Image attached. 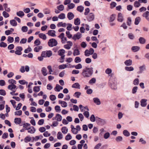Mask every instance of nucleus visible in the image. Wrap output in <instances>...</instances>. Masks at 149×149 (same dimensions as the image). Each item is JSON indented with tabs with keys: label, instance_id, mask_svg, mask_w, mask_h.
<instances>
[{
	"label": "nucleus",
	"instance_id": "72a5a7b5",
	"mask_svg": "<svg viewBox=\"0 0 149 149\" xmlns=\"http://www.w3.org/2000/svg\"><path fill=\"white\" fill-rule=\"evenodd\" d=\"M139 41L141 44H144L146 43V39L143 37H140L139 39Z\"/></svg>",
	"mask_w": 149,
	"mask_h": 149
},
{
	"label": "nucleus",
	"instance_id": "2eb2a0df",
	"mask_svg": "<svg viewBox=\"0 0 149 149\" xmlns=\"http://www.w3.org/2000/svg\"><path fill=\"white\" fill-rule=\"evenodd\" d=\"M142 16L149 22V12L148 11H146L144 12Z\"/></svg>",
	"mask_w": 149,
	"mask_h": 149
},
{
	"label": "nucleus",
	"instance_id": "4be33fe9",
	"mask_svg": "<svg viewBox=\"0 0 149 149\" xmlns=\"http://www.w3.org/2000/svg\"><path fill=\"white\" fill-rule=\"evenodd\" d=\"M65 52V51L64 49H61L59 50L58 52V54L61 56V57H62L63 56H65V55L64 54Z\"/></svg>",
	"mask_w": 149,
	"mask_h": 149
},
{
	"label": "nucleus",
	"instance_id": "0e129e2a",
	"mask_svg": "<svg viewBox=\"0 0 149 149\" xmlns=\"http://www.w3.org/2000/svg\"><path fill=\"white\" fill-rule=\"evenodd\" d=\"M81 61V59L80 57H76L74 59V61L76 63H79Z\"/></svg>",
	"mask_w": 149,
	"mask_h": 149
},
{
	"label": "nucleus",
	"instance_id": "09e8293b",
	"mask_svg": "<svg viewBox=\"0 0 149 149\" xmlns=\"http://www.w3.org/2000/svg\"><path fill=\"white\" fill-rule=\"evenodd\" d=\"M57 138L58 139H61L63 138V134L60 132H58L57 134Z\"/></svg>",
	"mask_w": 149,
	"mask_h": 149
},
{
	"label": "nucleus",
	"instance_id": "13d9d810",
	"mask_svg": "<svg viewBox=\"0 0 149 149\" xmlns=\"http://www.w3.org/2000/svg\"><path fill=\"white\" fill-rule=\"evenodd\" d=\"M55 110L57 112H59L61 111L60 107L58 105H56L55 107Z\"/></svg>",
	"mask_w": 149,
	"mask_h": 149
},
{
	"label": "nucleus",
	"instance_id": "393cba45",
	"mask_svg": "<svg viewBox=\"0 0 149 149\" xmlns=\"http://www.w3.org/2000/svg\"><path fill=\"white\" fill-rule=\"evenodd\" d=\"M73 67H74L76 69H79L82 68V66L81 64L79 63L77 65H74L72 66V67H70V68Z\"/></svg>",
	"mask_w": 149,
	"mask_h": 149
},
{
	"label": "nucleus",
	"instance_id": "3c124183",
	"mask_svg": "<svg viewBox=\"0 0 149 149\" xmlns=\"http://www.w3.org/2000/svg\"><path fill=\"white\" fill-rule=\"evenodd\" d=\"M65 17V15L63 13H61L58 16V18L60 19H64Z\"/></svg>",
	"mask_w": 149,
	"mask_h": 149
},
{
	"label": "nucleus",
	"instance_id": "dca6fc26",
	"mask_svg": "<svg viewBox=\"0 0 149 149\" xmlns=\"http://www.w3.org/2000/svg\"><path fill=\"white\" fill-rule=\"evenodd\" d=\"M147 100L146 99H142L141 100V105L142 107H145L147 105Z\"/></svg>",
	"mask_w": 149,
	"mask_h": 149
},
{
	"label": "nucleus",
	"instance_id": "4c0bfd02",
	"mask_svg": "<svg viewBox=\"0 0 149 149\" xmlns=\"http://www.w3.org/2000/svg\"><path fill=\"white\" fill-rule=\"evenodd\" d=\"M74 56H76L80 54V52L77 49H75L74 50L73 53Z\"/></svg>",
	"mask_w": 149,
	"mask_h": 149
},
{
	"label": "nucleus",
	"instance_id": "bb28decb",
	"mask_svg": "<svg viewBox=\"0 0 149 149\" xmlns=\"http://www.w3.org/2000/svg\"><path fill=\"white\" fill-rule=\"evenodd\" d=\"M41 72L44 76H46L47 74V70L45 67H43L41 70Z\"/></svg>",
	"mask_w": 149,
	"mask_h": 149
},
{
	"label": "nucleus",
	"instance_id": "680f3d73",
	"mask_svg": "<svg viewBox=\"0 0 149 149\" xmlns=\"http://www.w3.org/2000/svg\"><path fill=\"white\" fill-rule=\"evenodd\" d=\"M81 93L79 92H76L74 94V96L77 97V98H79L80 96L81 95Z\"/></svg>",
	"mask_w": 149,
	"mask_h": 149
},
{
	"label": "nucleus",
	"instance_id": "cd10ccee",
	"mask_svg": "<svg viewBox=\"0 0 149 149\" xmlns=\"http://www.w3.org/2000/svg\"><path fill=\"white\" fill-rule=\"evenodd\" d=\"M55 119L58 121H60L62 119V116L59 114H57L56 115Z\"/></svg>",
	"mask_w": 149,
	"mask_h": 149
},
{
	"label": "nucleus",
	"instance_id": "338daca9",
	"mask_svg": "<svg viewBox=\"0 0 149 149\" xmlns=\"http://www.w3.org/2000/svg\"><path fill=\"white\" fill-rule=\"evenodd\" d=\"M7 41L10 43H12L14 41V38L13 37L9 36L8 37Z\"/></svg>",
	"mask_w": 149,
	"mask_h": 149
},
{
	"label": "nucleus",
	"instance_id": "de8ad7c7",
	"mask_svg": "<svg viewBox=\"0 0 149 149\" xmlns=\"http://www.w3.org/2000/svg\"><path fill=\"white\" fill-rule=\"evenodd\" d=\"M84 9V8L81 6H79L77 7V10L81 13L82 12Z\"/></svg>",
	"mask_w": 149,
	"mask_h": 149
},
{
	"label": "nucleus",
	"instance_id": "a18cd8bd",
	"mask_svg": "<svg viewBox=\"0 0 149 149\" xmlns=\"http://www.w3.org/2000/svg\"><path fill=\"white\" fill-rule=\"evenodd\" d=\"M40 86H35L33 88V91L35 92H38L40 90Z\"/></svg>",
	"mask_w": 149,
	"mask_h": 149
},
{
	"label": "nucleus",
	"instance_id": "423d86ee",
	"mask_svg": "<svg viewBox=\"0 0 149 149\" xmlns=\"http://www.w3.org/2000/svg\"><path fill=\"white\" fill-rule=\"evenodd\" d=\"M86 18L88 21L91 22L94 19L95 15L93 13H91L88 15Z\"/></svg>",
	"mask_w": 149,
	"mask_h": 149
},
{
	"label": "nucleus",
	"instance_id": "37998d69",
	"mask_svg": "<svg viewBox=\"0 0 149 149\" xmlns=\"http://www.w3.org/2000/svg\"><path fill=\"white\" fill-rule=\"evenodd\" d=\"M141 20V18L140 17H136L135 20L134 24L135 25H137L139 24Z\"/></svg>",
	"mask_w": 149,
	"mask_h": 149
},
{
	"label": "nucleus",
	"instance_id": "864d4df0",
	"mask_svg": "<svg viewBox=\"0 0 149 149\" xmlns=\"http://www.w3.org/2000/svg\"><path fill=\"white\" fill-rule=\"evenodd\" d=\"M72 139V136L70 133H68L65 137V139L66 141H68Z\"/></svg>",
	"mask_w": 149,
	"mask_h": 149
},
{
	"label": "nucleus",
	"instance_id": "c756f323",
	"mask_svg": "<svg viewBox=\"0 0 149 149\" xmlns=\"http://www.w3.org/2000/svg\"><path fill=\"white\" fill-rule=\"evenodd\" d=\"M140 47L138 46H133L131 48L132 50L134 52H136L140 49Z\"/></svg>",
	"mask_w": 149,
	"mask_h": 149
},
{
	"label": "nucleus",
	"instance_id": "f704fd0d",
	"mask_svg": "<svg viewBox=\"0 0 149 149\" xmlns=\"http://www.w3.org/2000/svg\"><path fill=\"white\" fill-rule=\"evenodd\" d=\"M125 70L127 71H132L134 70V68L132 66H126L125 68Z\"/></svg>",
	"mask_w": 149,
	"mask_h": 149
},
{
	"label": "nucleus",
	"instance_id": "774afa93",
	"mask_svg": "<svg viewBox=\"0 0 149 149\" xmlns=\"http://www.w3.org/2000/svg\"><path fill=\"white\" fill-rule=\"evenodd\" d=\"M68 7L69 9H72L75 7V5L73 3H71L68 5Z\"/></svg>",
	"mask_w": 149,
	"mask_h": 149
},
{
	"label": "nucleus",
	"instance_id": "7ed1b4c3",
	"mask_svg": "<svg viewBox=\"0 0 149 149\" xmlns=\"http://www.w3.org/2000/svg\"><path fill=\"white\" fill-rule=\"evenodd\" d=\"M109 84L111 88L113 90H115L117 88V82L114 81H113L111 79H110L109 81Z\"/></svg>",
	"mask_w": 149,
	"mask_h": 149
},
{
	"label": "nucleus",
	"instance_id": "1a4fd4ad",
	"mask_svg": "<svg viewBox=\"0 0 149 149\" xmlns=\"http://www.w3.org/2000/svg\"><path fill=\"white\" fill-rule=\"evenodd\" d=\"M16 50L15 51L16 54L20 55L22 54L21 51L22 50V48L21 47L18 46L16 48Z\"/></svg>",
	"mask_w": 149,
	"mask_h": 149
},
{
	"label": "nucleus",
	"instance_id": "f3484780",
	"mask_svg": "<svg viewBox=\"0 0 149 149\" xmlns=\"http://www.w3.org/2000/svg\"><path fill=\"white\" fill-rule=\"evenodd\" d=\"M71 131L73 134H76L78 133V132L73 125H71Z\"/></svg>",
	"mask_w": 149,
	"mask_h": 149
},
{
	"label": "nucleus",
	"instance_id": "c03bdc74",
	"mask_svg": "<svg viewBox=\"0 0 149 149\" xmlns=\"http://www.w3.org/2000/svg\"><path fill=\"white\" fill-rule=\"evenodd\" d=\"M116 15L115 14H112L111 15L109 19V21L110 22H113L115 19Z\"/></svg>",
	"mask_w": 149,
	"mask_h": 149
},
{
	"label": "nucleus",
	"instance_id": "ddd939ff",
	"mask_svg": "<svg viewBox=\"0 0 149 149\" xmlns=\"http://www.w3.org/2000/svg\"><path fill=\"white\" fill-rule=\"evenodd\" d=\"M56 31L54 30H49L48 31L47 34L49 36H51L52 37H55L56 36Z\"/></svg>",
	"mask_w": 149,
	"mask_h": 149
},
{
	"label": "nucleus",
	"instance_id": "c9c22d12",
	"mask_svg": "<svg viewBox=\"0 0 149 149\" xmlns=\"http://www.w3.org/2000/svg\"><path fill=\"white\" fill-rule=\"evenodd\" d=\"M16 15L18 16L22 17L24 15V14L22 11H19L16 13Z\"/></svg>",
	"mask_w": 149,
	"mask_h": 149
},
{
	"label": "nucleus",
	"instance_id": "9d476101",
	"mask_svg": "<svg viewBox=\"0 0 149 149\" xmlns=\"http://www.w3.org/2000/svg\"><path fill=\"white\" fill-rule=\"evenodd\" d=\"M81 34L80 33L78 32L76 34L74 35L72 37V38L74 40H76L77 39H79L81 38Z\"/></svg>",
	"mask_w": 149,
	"mask_h": 149
},
{
	"label": "nucleus",
	"instance_id": "2f4dec72",
	"mask_svg": "<svg viewBox=\"0 0 149 149\" xmlns=\"http://www.w3.org/2000/svg\"><path fill=\"white\" fill-rule=\"evenodd\" d=\"M72 88L80 89V85L78 83H75L72 85Z\"/></svg>",
	"mask_w": 149,
	"mask_h": 149
},
{
	"label": "nucleus",
	"instance_id": "7c9ffc66",
	"mask_svg": "<svg viewBox=\"0 0 149 149\" xmlns=\"http://www.w3.org/2000/svg\"><path fill=\"white\" fill-rule=\"evenodd\" d=\"M66 25V23H63L62 22H61L58 23L57 25V26L58 27H65Z\"/></svg>",
	"mask_w": 149,
	"mask_h": 149
},
{
	"label": "nucleus",
	"instance_id": "8fccbe9b",
	"mask_svg": "<svg viewBox=\"0 0 149 149\" xmlns=\"http://www.w3.org/2000/svg\"><path fill=\"white\" fill-rule=\"evenodd\" d=\"M42 46H38L35 47L34 49V51L36 52H38L42 48Z\"/></svg>",
	"mask_w": 149,
	"mask_h": 149
},
{
	"label": "nucleus",
	"instance_id": "473e14b6",
	"mask_svg": "<svg viewBox=\"0 0 149 149\" xmlns=\"http://www.w3.org/2000/svg\"><path fill=\"white\" fill-rule=\"evenodd\" d=\"M39 37L40 38L44 40H45L47 39L46 35L43 33H40L39 34Z\"/></svg>",
	"mask_w": 149,
	"mask_h": 149
},
{
	"label": "nucleus",
	"instance_id": "0eeeda50",
	"mask_svg": "<svg viewBox=\"0 0 149 149\" xmlns=\"http://www.w3.org/2000/svg\"><path fill=\"white\" fill-rule=\"evenodd\" d=\"M66 43L67 44L65 45L64 46V47L68 50H69L70 49L71 47L72 46L73 43L70 41H67Z\"/></svg>",
	"mask_w": 149,
	"mask_h": 149
},
{
	"label": "nucleus",
	"instance_id": "ea45409f",
	"mask_svg": "<svg viewBox=\"0 0 149 149\" xmlns=\"http://www.w3.org/2000/svg\"><path fill=\"white\" fill-rule=\"evenodd\" d=\"M31 125L30 124L26 123H24L23 125V127L26 130H27V129L29 128V127H30Z\"/></svg>",
	"mask_w": 149,
	"mask_h": 149
},
{
	"label": "nucleus",
	"instance_id": "e2e57ef3",
	"mask_svg": "<svg viewBox=\"0 0 149 149\" xmlns=\"http://www.w3.org/2000/svg\"><path fill=\"white\" fill-rule=\"evenodd\" d=\"M19 82L20 84L22 85H24L25 84H28V82L24 80H19Z\"/></svg>",
	"mask_w": 149,
	"mask_h": 149
},
{
	"label": "nucleus",
	"instance_id": "6ab92c4d",
	"mask_svg": "<svg viewBox=\"0 0 149 149\" xmlns=\"http://www.w3.org/2000/svg\"><path fill=\"white\" fill-rule=\"evenodd\" d=\"M63 87L60 86L59 84L56 85V87L54 88V90L56 91L59 92L61 90L63 89Z\"/></svg>",
	"mask_w": 149,
	"mask_h": 149
},
{
	"label": "nucleus",
	"instance_id": "bf43d9fd",
	"mask_svg": "<svg viewBox=\"0 0 149 149\" xmlns=\"http://www.w3.org/2000/svg\"><path fill=\"white\" fill-rule=\"evenodd\" d=\"M67 67H68L67 65L65 64H63L58 66V68L59 69H63Z\"/></svg>",
	"mask_w": 149,
	"mask_h": 149
},
{
	"label": "nucleus",
	"instance_id": "6e6552de",
	"mask_svg": "<svg viewBox=\"0 0 149 149\" xmlns=\"http://www.w3.org/2000/svg\"><path fill=\"white\" fill-rule=\"evenodd\" d=\"M46 54V56L47 57H50L52 55V53L51 51H48L46 52H43L42 54V56H45V55Z\"/></svg>",
	"mask_w": 149,
	"mask_h": 149
},
{
	"label": "nucleus",
	"instance_id": "c85d7f7f",
	"mask_svg": "<svg viewBox=\"0 0 149 149\" xmlns=\"http://www.w3.org/2000/svg\"><path fill=\"white\" fill-rule=\"evenodd\" d=\"M68 129L65 127H63L61 129L62 132L64 134H66L68 132Z\"/></svg>",
	"mask_w": 149,
	"mask_h": 149
},
{
	"label": "nucleus",
	"instance_id": "a878e982",
	"mask_svg": "<svg viewBox=\"0 0 149 149\" xmlns=\"http://www.w3.org/2000/svg\"><path fill=\"white\" fill-rule=\"evenodd\" d=\"M22 122L21 119L20 118H15L14 119L15 123L16 125L19 124L21 123Z\"/></svg>",
	"mask_w": 149,
	"mask_h": 149
},
{
	"label": "nucleus",
	"instance_id": "58836bf2",
	"mask_svg": "<svg viewBox=\"0 0 149 149\" xmlns=\"http://www.w3.org/2000/svg\"><path fill=\"white\" fill-rule=\"evenodd\" d=\"M3 6L6 11L8 12H10V8L8 7V4L7 3H4L3 5Z\"/></svg>",
	"mask_w": 149,
	"mask_h": 149
},
{
	"label": "nucleus",
	"instance_id": "052dcab7",
	"mask_svg": "<svg viewBox=\"0 0 149 149\" xmlns=\"http://www.w3.org/2000/svg\"><path fill=\"white\" fill-rule=\"evenodd\" d=\"M31 137L28 136H26L24 139V141L26 143H27L30 141L31 140Z\"/></svg>",
	"mask_w": 149,
	"mask_h": 149
},
{
	"label": "nucleus",
	"instance_id": "4d7b16f0",
	"mask_svg": "<svg viewBox=\"0 0 149 149\" xmlns=\"http://www.w3.org/2000/svg\"><path fill=\"white\" fill-rule=\"evenodd\" d=\"M123 134L126 136H130V133L127 130H125L123 132Z\"/></svg>",
	"mask_w": 149,
	"mask_h": 149
},
{
	"label": "nucleus",
	"instance_id": "49530a36",
	"mask_svg": "<svg viewBox=\"0 0 149 149\" xmlns=\"http://www.w3.org/2000/svg\"><path fill=\"white\" fill-rule=\"evenodd\" d=\"M57 9L60 11H62L64 8V7L63 5H60L57 7Z\"/></svg>",
	"mask_w": 149,
	"mask_h": 149
},
{
	"label": "nucleus",
	"instance_id": "f03ea898",
	"mask_svg": "<svg viewBox=\"0 0 149 149\" xmlns=\"http://www.w3.org/2000/svg\"><path fill=\"white\" fill-rule=\"evenodd\" d=\"M47 44L49 47H52L57 45L58 42L55 39L51 38L49 40Z\"/></svg>",
	"mask_w": 149,
	"mask_h": 149
},
{
	"label": "nucleus",
	"instance_id": "9b49d317",
	"mask_svg": "<svg viewBox=\"0 0 149 149\" xmlns=\"http://www.w3.org/2000/svg\"><path fill=\"white\" fill-rule=\"evenodd\" d=\"M139 70L137 72V73L138 74H141L146 70V68L144 65L139 66Z\"/></svg>",
	"mask_w": 149,
	"mask_h": 149
},
{
	"label": "nucleus",
	"instance_id": "4468645a",
	"mask_svg": "<svg viewBox=\"0 0 149 149\" xmlns=\"http://www.w3.org/2000/svg\"><path fill=\"white\" fill-rule=\"evenodd\" d=\"M28 132L29 133L32 134L34 133L36 131V130L34 127L31 126L29 127V129H27Z\"/></svg>",
	"mask_w": 149,
	"mask_h": 149
},
{
	"label": "nucleus",
	"instance_id": "412c9836",
	"mask_svg": "<svg viewBox=\"0 0 149 149\" xmlns=\"http://www.w3.org/2000/svg\"><path fill=\"white\" fill-rule=\"evenodd\" d=\"M74 17V14L71 12H69L67 14V17L70 20L72 19Z\"/></svg>",
	"mask_w": 149,
	"mask_h": 149
},
{
	"label": "nucleus",
	"instance_id": "20e7f679",
	"mask_svg": "<svg viewBox=\"0 0 149 149\" xmlns=\"http://www.w3.org/2000/svg\"><path fill=\"white\" fill-rule=\"evenodd\" d=\"M94 50L92 48H91L88 50L86 49L84 52V55L86 56H89L90 55H92L94 52Z\"/></svg>",
	"mask_w": 149,
	"mask_h": 149
},
{
	"label": "nucleus",
	"instance_id": "e433bc0d",
	"mask_svg": "<svg viewBox=\"0 0 149 149\" xmlns=\"http://www.w3.org/2000/svg\"><path fill=\"white\" fill-rule=\"evenodd\" d=\"M10 22L11 25L13 26H15L17 25V23L15 19L10 20Z\"/></svg>",
	"mask_w": 149,
	"mask_h": 149
},
{
	"label": "nucleus",
	"instance_id": "a211bd4d",
	"mask_svg": "<svg viewBox=\"0 0 149 149\" xmlns=\"http://www.w3.org/2000/svg\"><path fill=\"white\" fill-rule=\"evenodd\" d=\"M132 63V61L131 59H128L124 62V64L127 66H131Z\"/></svg>",
	"mask_w": 149,
	"mask_h": 149
},
{
	"label": "nucleus",
	"instance_id": "79ce46f5",
	"mask_svg": "<svg viewBox=\"0 0 149 149\" xmlns=\"http://www.w3.org/2000/svg\"><path fill=\"white\" fill-rule=\"evenodd\" d=\"M112 71V70L111 68H108L105 70V72L106 74H108L109 76H110Z\"/></svg>",
	"mask_w": 149,
	"mask_h": 149
},
{
	"label": "nucleus",
	"instance_id": "f8f14e48",
	"mask_svg": "<svg viewBox=\"0 0 149 149\" xmlns=\"http://www.w3.org/2000/svg\"><path fill=\"white\" fill-rule=\"evenodd\" d=\"M124 20L123 15L121 13H119L118 14L117 20L120 22H122Z\"/></svg>",
	"mask_w": 149,
	"mask_h": 149
},
{
	"label": "nucleus",
	"instance_id": "6e6d98bb",
	"mask_svg": "<svg viewBox=\"0 0 149 149\" xmlns=\"http://www.w3.org/2000/svg\"><path fill=\"white\" fill-rule=\"evenodd\" d=\"M8 83L10 84H13L15 85V84H16V81L13 79H9L8 80Z\"/></svg>",
	"mask_w": 149,
	"mask_h": 149
},
{
	"label": "nucleus",
	"instance_id": "69168bd1",
	"mask_svg": "<svg viewBox=\"0 0 149 149\" xmlns=\"http://www.w3.org/2000/svg\"><path fill=\"white\" fill-rule=\"evenodd\" d=\"M22 111L21 110H19L16 111L15 112V116H20L22 115Z\"/></svg>",
	"mask_w": 149,
	"mask_h": 149
},
{
	"label": "nucleus",
	"instance_id": "5701e85b",
	"mask_svg": "<svg viewBox=\"0 0 149 149\" xmlns=\"http://www.w3.org/2000/svg\"><path fill=\"white\" fill-rule=\"evenodd\" d=\"M94 102L97 105H99L101 104V102L100 99L97 97L94 98L93 99Z\"/></svg>",
	"mask_w": 149,
	"mask_h": 149
},
{
	"label": "nucleus",
	"instance_id": "5fc2aeb1",
	"mask_svg": "<svg viewBox=\"0 0 149 149\" xmlns=\"http://www.w3.org/2000/svg\"><path fill=\"white\" fill-rule=\"evenodd\" d=\"M139 79L138 78L135 79L133 81V84L134 85H137L139 84Z\"/></svg>",
	"mask_w": 149,
	"mask_h": 149
},
{
	"label": "nucleus",
	"instance_id": "39448f33",
	"mask_svg": "<svg viewBox=\"0 0 149 149\" xmlns=\"http://www.w3.org/2000/svg\"><path fill=\"white\" fill-rule=\"evenodd\" d=\"M64 34L63 33H61L58 37L61 40V42L63 44H65L67 41V38L64 37Z\"/></svg>",
	"mask_w": 149,
	"mask_h": 149
},
{
	"label": "nucleus",
	"instance_id": "b1692460",
	"mask_svg": "<svg viewBox=\"0 0 149 149\" xmlns=\"http://www.w3.org/2000/svg\"><path fill=\"white\" fill-rule=\"evenodd\" d=\"M16 86L15 84H10L8 86V88L9 90L12 91L16 88Z\"/></svg>",
	"mask_w": 149,
	"mask_h": 149
},
{
	"label": "nucleus",
	"instance_id": "aec40b11",
	"mask_svg": "<svg viewBox=\"0 0 149 149\" xmlns=\"http://www.w3.org/2000/svg\"><path fill=\"white\" fill-rule=\"evenodd\" d=\"M59 104H61V106L63 107H66L67 106V102L64 101L59 100L58 101Z\"/></svg>",
	"mask_w": 149,
	"mask_h": 149
},
{
	"label": "nucleus",
	"instance_id": "f257e3e1",
	"mask_svg": "<svg viewBox=\"0 0 149 149\" xmlns=\"http://www.w3.org/2000/svg\"><path fill=\"white\" fill-rule=\"evenodd\" d=\"M92 68L86 67L82 70V75L84 77H89L91 76L93 73Z\"/></svg>",
	"mask_w": 149,
	"mask_h": 149
},
{
	"label": "nucleus",
	"instance_id": "603ef678",
	"mask_svg": "<svg viewBox=\"0 0 149 149\" xmlns=\"http://www.w3.org/2000/svg\"><path fill=\"white\" fill-rule=\"evenodd\" d=\"M134 5L135 7L138 8L141 5V4L139 1H136L134 2Z\"/></svg>",
	"mask_w": 149,
	"mask_h": 149
},
{
	"label": "nucleus",
	"instance_id": "a19ab883",
	"mask_svg": "<svg viewBox=\"0 0 149 149\" xmlns=\"http://www.w3.org/2000/svg\"><path fill=\"white\" fill-rule=\"evenodd\" d=\"M80 23V21L79 19L77 18L75 19L74 20V24L76 25H79Z\"/></svg>",
	"mask_w": 149,
	"mask_h": 149
}]
</instances>
